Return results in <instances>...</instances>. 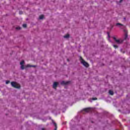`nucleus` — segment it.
Wrapping results in <instances>:
<instances>
[{
	"label": "nucleus",
	"instance_id": "26",
	"mask_svg": "<svg viewBox=\"0 0 130 130\" xmlns=\"http://www.w3.org/2000/svg\"><path fill=\"white\" fill-rule=\"evenodd\" d=\"M120 1H122V0H120Z\"/></svg>",
	"mask_w": 130,
	"mask_h": 130
},
{
	"label": "nucleus",
	"instance_id": "8",
	"mask_svg": "<svg viewBox=\"0 0 130 130\" xmlns=\"http://www.w3.org/2000/svg\"><path fill=\"white\" fill-rule=\"evenodd\" d=\"M36 67V66H31L30 64L25 66V68H35Z\"/></svg>",
	"mask_w": 130,
	"mask_h": 130
},
{
	"label": "nucleus",
	"instance_id": "9",
	"mask_svg": "<svg viewBox=\"0 0 130 130\" xmlns=\"http://www.w3.org/2000/svg\"><path fill=\"white\" fill-rule=\"evenodd\" d=\"M116 26H121L122 27H123V28H124V25H123V24L120 23H117L116 24Z\"/></svg>",
	"mask_w": 130,
	"mask_h": 130
},
{
	"label": "nucleus",
	"instance_id": "1",
	"mask_svg": "<svg viewBox=\"0 0 130 130\" xmlns=\"http://www.w3.org/2000/svg\"><path fill=\"white\" fill-rule=\"evenodd\" d=\"M11 86L13 87V88H16V89H20V88H21L19 84L15 82H11Z\"/></svg>",
	"mask_w": 130,
	"mask_h": 130
},
{
	"label": "nucleus",
	"instance_id": "21",
	"mask_svg": "<svg viewBox=\"0 0 130 130\" xmlns=\"http://www.w3.org/2000/svg\"><path fill=\"white\" fill-rule=\"evenodd\" d=\"M9 83H10V81H6V84H9Z\"/></svg>",
	"mask_w": 130,
	"mask_h": 130
},
{
	"label": "nucleus",
	"instance_id": "20",
	"mask_svg": "<svg viewBox=\"0 0 130 130\" xmlns=\"http://www.w3.org/2000/svg\"><path fill=\"white\" fill-rule=\"evenodd\" d=\"M92 100H97V98H93L92 99Z\"/></svg>",
	"mask_w": 130,
	"mask_h": 130
},
{
	"label": "nucleus",
	"instance_id": "2",
	"mask_svg": "<svg viewBox=\"0 0 130 130\" xmlns=\"http://www.w3.org/2000/svg\"><path fill=\"white\" fill-rule=\"evenodd\" d=\"M80 60L82 64H83L84 67L86 68H88V67H89V64L83 60L82 57H80Z\"/></svg>",
	"mask_w": 130,
	"mask_h": 130
},
{
	"label": "nucleus",
	"instance_id": "15",
	"mask_svg": "<svg viewBox=\"0 0 130 130\" xmlns=\"http://www.w3.org/2000/svg\"><path fill=\"white\" fill-rule=\"evenodd\" d=\"M21 70H24V69H25V66H24V65H21Z\"/></svg>",
	"mask_w": 130,
	"mask_h": 130
},
{
	"label": "nucleus",
	"instance_id": "23",
	"mask_svg": "<svg viewBox=\"0 0 130 130\" xmlns=\"http://www.w3.org/2000/svg\"><path fill=\"white\" fill-rule=\"evenodd\" d=\"M108 36L109 37H110L109 36V32H108Z\"/></svg>",
	"mask_w": 130,
	"mask_h": 130
},
{
	"label": "nucleus",
	"instance_id": "22",
	"mask_svg": "<svg viewBox=\"0 0 130 130\" xmlns=\"http://www.w3.org/2000/svg\"><path fill=\"white\" fill-rule=\"evenodd\" d=\"M122 1H119L120 4L121 3H122Z\"/></svg>",
	"mask_w": 130,
	"mask_h": 130
},
{
	"label": "nucleus",
	"instance_id": "19",
	"mask_svg": "<svg viewBox=\"0 0 130 130\" xmlns=\"http://www.w3.org/2000/svg\"><path fill=\"white\" fill-rule=\"evenodd\" d=\"M19 15H22V14H23V12L22 11H19Z\"/></svg>",
	"mask_w": 130,
	"mask_h": 130
},
{
	"label": "nucleus",
	"instance_id": "25",
	"mask_svg": "<svg viewBox=\"0 0 130 130\" xmlns=\"http://www.w3.org/2000/svg\"><path fill=\"white\" fill-rule=\"evenodd\" d=\"M68 61H69V59H67Z\"/></svg>",
	"mask_w": 130,
	"mask_h": 130
},
{
	"label": "nucleus",
	"instance_id": "3",
	"mask_svg": "<svg viewBox=\"0 0 130 130\" xmlns=\"http://www.w3.org/2000/svg\"><path fill=\"white\" fill-rule=\"evenodd\" d=\"M113 39L115 41L116 43H117V44H121V43H122V42H123V40L116 39V38L115 37H113Z\"/></svg>",
	"mask_w": 130,
	"mask_h": 130
},
{
	"label": "nucleus",
	"instance_id": "4",
	"mask_svg": "<svg viewBox=\"0 0 130 130\" xmlns=\"http://www.w3.org/2000/svg\"><path fill=\"white\" fill-rule=\"evenodd\" d=\"M71 83L70 81H63L61 82V85H68V84H70Z\"/></svg>",
	"mask_w": 130,
	"mask_h": 130
},
{
	"label": "nucleus",
	"instance_id": "7",
	"mask_svg": "<svg viewBox=\"0 0 130 130\" xmlns=\"http://www.w3.org/2000/svg\"><path fill=\"white\" fill-rule=\"evenodd\" d=\"M124 32H125L124 40H126V39L127 38V32H126V30H125V29L124 30Z\"/></svg>",
	"mask_w": 130,
	"mask_h": 130
},
{
	"label": "nucleus",
	"instance_id": "13",
	"mask_svg": "<svg viewBox=\"0 0 130 130\" xmlns=\"http://www.w3.org/2000/svg\"><path fill=\"white\" fill-rule=\"evenodd\" d=\"M70 37V35H69V34H67V35H65V36H64V38H69Z\"/></svg>",
	"mask_w": 130,
	"mask_h": 130
},
{
	"label": "nucleus",
	"instance_id": "5",
	"mask_svg": "<svg viewBox=\"0 0 130 130\" xmlns=\"http://www.w3.org/2000/svg\"><path fill=\"white\" fill-rule=\"evenodd\" d=\"M58 85V83L55 82H54L53 84V88L54 89H56V87H57V85Z\"/></svg>",
	"mask_w": 130,
	"mask_h": 130
},
{
	"label": "nucleus",
	"instance_id": "10",
	"mask_svg": "<svg viewBox=\"0 0 130 130\" xmlns=\"http://www.w3.org/2000/svg\"><path fill=\"white\" fill-rule=\"evenodd\" d=\"M53 124H54V126H55L54 129H55V130L57 129V125L56 124V123L53 122Z\"/></svg>",
	"mask_w": 130,
	"mask_h": 130
},
{
	"label": "nucleus",
	"instance_id": "12",
	"mask_svg": "<svg viewBox=\"0 0 130 130\" xmlns=\"http://www.w3.org/2000/svg\"><path fill=\"white\" fill-rule=\"evenodd\" d=\"M43 18H44V15H40L39 17V19L42 20V19H43Z\"/></svg>",
	"mask_w": 130,
	"mask_h": 130
},
{
	"label": "nucleus",
	"instance_id": "18",
	"mask_svg": "<svg viewBox=\"0 0 130 130\" xmlns=\"http://www.w3.org/2000/svg\"><path fill=\"white\" fill-rule=\"evenodd\" d=\"M16 30H20L21 29V27H16Z\"/></svg>",
	"mask_w": 130,
	"mask_h": 130
},
{
	"label": "nucleus",
	"instance_id": "6",
	"mask_svg": "<svg viewBox=\"0 0 130 130\" xmlns=\"http://www.w3.org/2000/svg\"><path fill=\"white\" fill-rule=\"evenodd\" d=\"M83 111L85 112H90L91 111V108H87L83 109Z\"/></svg>",
	"mask_w": 130,
	"mask_h": 130
},
{
	"label": "nucleus",
	"instance_id": "24",
	"mask_svg": "<svg viewBox=\"0 0 130 130\" xmlns=\"http://www.w3.org/2000/svg\"><path fill=\"white\" fill-rule=\"evenodd\" d=\"M42 130H45L44 128H42Z\"/></svg>",
	"mask_w": 130,
	"mask_h": 130
},
{
	"label": "nucleus",
	"instance_id": "16",
	"mask_svg": "<svg viewBox=\"0 0 130 130\" xmlns=\"http://www.w3.org/2000/svg\"><path fill=\"white\" fill-rule=\"evenodd\" d=\"M113 47H114V48L116 49L118 47V46H117V45H113Z\"/></svg>",
	"mask_w": 130,
	"mask_h": 130
},
{
	"label": "nucleus",
	"instance_id": "11",
	"mask_svg": "<svg viewBox=\"0 0 130 130\" xmlns=\"http://www.w3.org/2000/svg\"><path fill=\"white\" fill-rule=\"evenodd\" d=\"M109 93L110 94V95H113V94H114V93L113 92V91L112 90H109Z\"/></svg>",
	"mask_w": 130,
	"mask_h": 130
},
{
	"label": "nucleus",
	"instance_id": "17",
	"mask_svg": "<svg viewBox=\"0 0 130 130\" xmlns=\"http://www.w3.org/2000/svg\"><path fill=\"white\" fill-rule=\"evenodd\" d=\"M22 26H23V28H26L27 27V24H23Z\"/></svg>",
	"mask_w": 130,
	"mask_h": 130
},
{
	"label": "nucleus",
	"instance_id": "14",
	"mask_svg": "<svg viewBox=\"0 0 130 130\" xmlns=\"http://www.w3.org/2000/svg\"><path fill=\"white\" fill-rule=\"evenodd\" d=\"M25 62V61L24 60H22L20 62V64L21 66L24 65V63Z\"/></svg>",
	"mask_w": 130,
	"mask_h": 130
}]
</instances>
